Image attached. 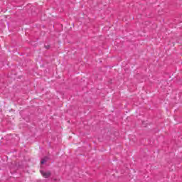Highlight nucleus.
Here are the masks:
<instances>
[{"mask_svg":"<svg viewBox=\"0 0 182 182\" xmlns=\"http://www.w3.org/2000/svg\"><path fill=\"white\" fill-rule=\"evenodd\" d=\"M41 173L42 174L43 177H44V178H48L50 177V171H41Z\"/></svg>","mask_w":182,"mask_h":182,"instance_id":"nucleus-1","label":"nucleus"},{"mask_svg":"<svg viewBox=\"0 0 182 182\" xmlns=\"http://www.w3.org/2000/svg\"><path fill=\"white\" fill-rule=\"evenodd\" d=\"M46 161V160H45V159H43L42 161H41V164H44V163Z\"/></svg>","mask_w":182,"mask_h":182,"instance_id":"nucleus-2","label":"nucleus"}]
</instances>
